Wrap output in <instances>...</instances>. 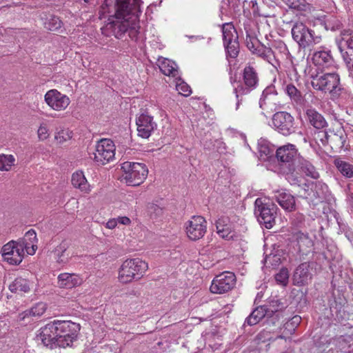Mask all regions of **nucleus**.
<instances>
[{"mask_svg":"<svg viewBox=\"0 0 353 353\" xmlns=\"http://www.w3.org/2000/svg\"><path fill=\"white\" fill-rule=\"evenodd\" d=\"M58 285L61 288L72 289L82 284L83 278L74 273L64 272L60 274L58 277Z\"/></svg>","mask_w":353,"mask_h":353,"instance_id":"7c9ffc66","label":"nucleus"},{"mask_svg":"<svg viewBox=\"0 0 353 353\" xmlns=\"http://www.w3.org/2000/svg\"><path fill=\"white\" fill-rule=\"evenodd\" d=\"M58 343L59 347L72 346L77 339L80 325L70 321L57 320Z\"/></svg>","mask_w":353,"mask_h":353,"instance_id":"6e6552de","label":"nucleus"},{"mask_svg":"<svg viewBox=\"0 0 353 353\" xmlns=\"http://www.w3.org/2000/svg\"><path fill=\"white\" fill-rule=\"evenodd\" d=\"M70 246V241L68 240H63L61 243L57 246L54 250V254L57 258V261L59 263H67L69 258L70 257L68 248Z\"/></svg>","mask_w":353,"mask_h":353,"instance_id":"4c0bfd02","label":"nucleus"},{"mask_svg":"<svg viewBox=\"0 0 353 353\" xmlns=\"http://www.w3.org/2000/svg\"><path fill=\"white\" fill-rule=\"evenodd\" d=\"M217 234L220 237L226 240H230L235 236L232 224L229 217L221 216L216 222Z\"/></svg>","mask_w":353,"mask_h":353,"instance_id":"c756f323","label":"nucleus"},{"mask_svg":"<svg viewBox=\"0 0 353 353\" xmlns=\"http://www.w3.org/2000/svg\"><path fill=\"white\" fill-rule=\"evenodd\" d=\"M258 56L267 61L276 70L279 79L284 74L279 70L280 68L279 56L283 59L292 61V56L286 44L281 40L274 41L272 48L262 45L261 49L258 50Z\"/></svg>","mask_w":353,"mask_h":353,"instance_id":"7ed1b4c3","label":"nucleus"},{"mask_svg":"<svg viewBox=\"0 0 353 353\" xmlns=\"http://www.w3.org/2000/svg\"><path fill=\"white\" fill-rule=\"evenodd\" d=\"M15 162V158L12 154H0V170L9 171Z\"/></svg>","mask_w":353,"mask_h":353,"instance_id":"c03bdc74","label":"nucleus"},{"mask_svg":"<svg viewBox=\"0 0 353 353\" xmlns=\"http://www.w3.org/2000/svg\"><path fill=\"white\" fill-rule=\"evenodd\" d=\"M46 104L55 111L65 110L70 103L69 97L56 89L48 90L44 95Z\"/></svg>","mask_w":353,"mask_h":353,"instance_id":"6ab92c4d","label":"nucleus"},{"mask_svg":"<svg viewBox=\"0 0 353 353\" xmlns=\"http://www.w3.org/2000/svg\"><path fill=\"white\" fill-rule=\"evenodd\" d=\"M284 78L281 84L282 89L284 93L289 97L292 104L302 106L305 103V94L301 90V85L299 83L298 78L296 77L294 81H292L289 77Z\"/></svg>","mask_w":353,"mask_h":353,"instance_id":"ddd939ff","label":"nucleus"},{"mask_svg":"<svg viewBox=\"0 0 353 353\" xmlns=\"http://www.w3.org/2000/svg\"><path fill=\"white\" fill-rule=\"evenodd\" d=\"M249 24H244V30L246 34L245 43L250 51L258 55V50L261 49L262 45L259 44L255 32L252 30Z\"/></svg>","mask_w":353,"mask_h":353,"instance_id":"f704fd0d","label":"nucleus"},{"mask_svg":"<svg viewBox=\"0 0 353 353\" xmlns=\"http://www.w3.org/2000/svg\"><path fill=\"white\" fill-rule=\"evenodd\" d=\"M72 184L74 188H79L83 192L88 193L90 191V185L82 171H77L73 173Z\"/></svg>","mask_w":353,"mask_h":353,"instance_id":"ea45409f","label":"nucleus"},{"mask_svg":"<svg viewBox=\"0 0 353 353\" xmlns=\"http://www.w3.org/2000/svg\"><path fill=\"white\" fill-rule=\"evenodd\" d=\"M249 6L252 8V12L254 15L266 17V15L264 13H263L261 11V10L259 9V7L258 6L256 1H255V0L250 1Z\"/></svg>","mask_w":353,"mask_h":353,"instance_id":"4d7b16f0","label":"nucleus"},{"mask_svg":"<svg viewBox=\"0 0 353 353\" xmlns=\"http://www.w3.org/2000/svg\"><path fill=\"white\" fill-rule=\"evenodd\" d=\"M228 2H229V1H228V0L223 1H222V5H221V13H222V14H230V12H229V11H228V10H227L226 7H225V6H228Z\"/></svg>","mask_w":353,"mask_h":353,"instance_id":"e2e57ef3","label":"nucleus"},{"mask_svg":"<svg viewBox=\"0 0 353 353\" xmlns=\"http://www.w3.org/2000/svg\"><path fill=\"white\" fill-rule=\"evenodd\" d=\"M312 63L322 68L334 66L335 61L331 50L326 46H320L312 54Z\"/></svg>","mask_w":353,"mask_h":353,"instance_id":"5701e85b","label":"nucleus"},{"mask_svg":"<svg viewBox=\"0 0 353 353\" xmlns=\"http://www.w3.org/2000/svg\"><path fill=\"white\" fill-rule=\"evenodd\" d=\"M54 138L59 143H63L72 138V131L62 129L56 133Z\"/></svg>","mask_w":353,"mask_h":353,"instance_id":"de8ad7c7","label":"nucleus"},{"mask_svg":"<svg viewBox=\"0 0 353 353\" xmlns=\"http://www.w3.org/2000/svg\"><path fill=\"white\" fill-rule=\"evenodd\" d=\"M329 134L325 130H321L315 134L316 142H320L323 145H326L328 143Z\"/></svg>","mask_w":353,"mask_h":353,"instance_id":"5fc2aeb1","label":"nucleus"},{"mask_svg":"<svg viewBox=\"0 0 353 353\" xmlns=\"http://www.w3.org/2000/svg\"><path fill=\"white\" fill-rule=\"evenodd\" d=\"M274 304L269 305H261L255 308L252 313L245 319L243 325H254L257 324L262 319L265 318L266 315L272 314L275 312Z\"/></svg>","mask_w":353,"mask_h":353,"instance_id":"cd10ccee","label":"nucleus"},{"mask_svg":"<svg viewBox=\"0 0 353 353\" xmlns=\"http://www.w3.org/2000/svg\"><path fill=\"white\" fill-rule=\"evenodd\" d=\"M57 320L50 322L39 330L37 335V340L41 341L42 343L50 348L54 349L59 347Z\"/></svg>","mask_w":353,"mask_h":353,"instance_id":"dca6fc26","label":"nucleus"},{"mask_svg":"<svg viewBox=\"0 0 353 353\" xmlns=\"http://www.w3.org/2000/svg\"><path fill=\"white\" fill-rule=\"evenodd\" d=\"M63 23L61 19L56 16H50L47 18L44 22L45 28L50 31H57L62 27Z\"/></svg>","mask_w":353,"mask_h":353,"instance_id":"a18cd8bd","label":"nucleus"},{"mask_svg":"<svg viewBox=\"0 0 353 353\" xmlns=\"http://www.w3.org/2000/svg\"><path fill=\"white\" fill-rule=\"evenodd\" d=\"M301 320V316L298 315L293 316L285 324V329L289 330L290 334L293 333L295 330V328L299 325Z\"/></svg>","mask_w":353,"mask_h":353,"instance_id":"3c124183","label":"nucleus"},{"mask_svg":"<svg viewBox=\"0 0 353 353\" xmlns=\"http://www.w3.org/2000/svg\"><path fill=\"white\" fill-rule=\"evenodd\" d=\"M255 214L258 220L267 229H270L275 223L276 207L273 203H264L262 199L258 198L254 202Z\"/></svg>","mask_w":353,"mask_h":353,"instance_id":"9d476101","label":"nucleus"},{"mask_svg":"<svg viewBox=\"0 0 353 353\" xmlns=\"http://www.w3.org/2000/svg\"><path fill=\"white\" fill-rule=\"evenodd\" d=\"M115 150V145L111 139H101L96 143L94 160L101 165L110 163L114 159Z\"/></svg>","mask_w":353,"mask_h":353,"instance_id":"9b49d317","label":"nucleus"},{"mask_svg":"<svg viewBox=\"0 0 353 353\" xmlns=\"http://www.w3.org/2000/svg\"><path fill=\"white\" fill-rule=\"evenodd\" d=\"M352 341V338L351 336H342L339 339V342L341 343L344 342L347 344V346L350 347V343Z\"/></svg>","mask_w":353,"mask_h":353,"instance_id":"052dcab7","label":"nucleus"},{"mask_svg":"<svg viewBox=\"0 0 353 353\" xmlns=\"http://www.w3.org/2000/svg\"><path fill=\"white\" fill-rule=\"evenodd\" d=\"M138 135L143 139H148L156 129L157 125L153 117L148 114H141L136 119Z\"/></svg>","mask_w":353,"mask_h":353,"instance_id":"393cba45","label":"nucleus"},{"mask_svg":"<svg viewBox=\"0 0 353 353\" xmlns=\"http://www.w3.org/2000/svg\"><path fill=\"white\" fill-rule=\"evenodd\" d=\"M337 170L345 178L353 177V164L345 161L343 158L337 157L333 162Z\"/></svg>","mask_w":353,"mask_h":353,"instance_id":"c9c22d12","label":"nucleus"},{"mask_svg":"<svg viewBox=\"0 0 353 353\" xmlns=\"http://www.w3.org/2000/svg\"><path fill=\"white\" fill-rule=\"evenodd\" d=\"M175 87L179 93L183 96L188 97L192 93L190 87L180 78L179 75L175 77Z\"/></svg>","mask_w":353,"mask_h":353,"instance_id":"49530a36","label":"nucleus"},{"mask_svg":"<svg viewBox=\"0 0 353 353\" xmlns=\"http://www.w3.org/2000/svg\"><path fill=\"white\" fill-rule=\"evenodd\" d=\"M283 2L286 4L289 8L295 10H299L301 8V0H282Z\"/></svg>","mask_w":353,"mask_h":353,"instance_id":"6e6d98bb","label":"nucleus"},{"mask_svg":"<svg viewBox=\"0 0 353 353\" xmlns=\"http://www.w3.org/2000/svg\"><path fill=\"white\" fill-rule=\"evenodd\" d=\"M185 232L188 237L192 241L201 239L207 230L205 219L201 216H193L185 224Z\"/></svg>","mask_w":353,"mask_h":353,"instance_id":"f3484780","label":"nucleus"},{"mask_svg":"<svg viewBox=\"0 0 353 353\" xmlns=\"http://www.w3.org/2000/svg\"><path fill=\"white\" fill-rule=\"evenodd\" d=\"M141 0H134V6H132L130 19V26L128 27V31L129 37L134 41H137L139 39V17L141 14V6H142Z\"/></svg>","mask_w":353,"mask_h":353,"instance_id":"4be33fe9","label":"nucleus"},{"mask_svg":"<svg viewBox=\"0 0 353 353\" xmlns=\"http://www.w3.org/2000/svg\"><path fill=\"white\" fill-rule=\"evenodd\" d=\"M339 48L347 65L353 69V31L349 30L343 32Z\"/></svg>","mask_w":353,"mask_h":353,"instance_id":"412c9836","label":"nucleus"},{"mask_svg":"<svg viewBox=\"0 0 353 353\" xmlns=\"http://www.w3.org/2000/svg\"><path fill=\"white\" fill-rule=\"evenodd\" d=\"M307 122L317 130H323L327 126L324 117L314 108H309L305 112Z\"/></svg>","mask_w":353,"mask_h":353,"instance_id":"2f4dec72","label":"nucleus"},{"mask_svg":"<svg viewBox=\"0 0 353 353\" xmlns=\"http://www.w3.org/2000/svg\"><path fill=\"white\" fill-rule=\"evenodd\" d=\"M269 333L268 331L264 330H263L262 332H261L259 334H258V338L260 340H262L263 341H270L271 339L270 337H268L266 335H268Z\"/></svg>","mask_w":353,"mask_h":353,"instance_id":"bf43d9fd","label":"nucleus"},{"mask_svg":"<svg viewBox=\"0 0 353 353\" xmlns=\"http://www.w3.org/2000/svg\"><path fill=\"white\" fill-rule=\"evenodd\" d=\"M323 25L325 28L328 30L335 31L341 28L342 23L341 19L334 15H327L323 19Z\"/></svg>","mask_w":353,"mask_h":353,"instance_id":"79ce46f5","label":"nucleus"},{"mask_svg":"<svg viewBox=\"0 0 353 353\" xmlns=\"http://www.w3.org/2000/svg\"><path fill=\"white\" fill-rule=\"evenodd\" d=\"M158 65L161 72L166 76H171L174 78L179 74L178 67L176 63L166 58H159L158 59Z\"/></svg>","mask_w":353,"mask_h":353,"instance_id":"72a5a7b5","label":"nucleus"},{"mask_svg":"<svg viewBox=\"0 0 353 353\" xmlns=\"http://www.w3.org/2000/svg\"><path fill=\"white\" fill-rule=\"evenodd\" d=\"M276 157L279 161L281 172L288 176L294 174V165L296 160L300 157L298 156L296 146L291 143H288L279 147L276 150Z\"/></svg>","mask_w":353,"mask_h":353,"instance_id":"423d86ee","label":"nucleus"},{"mask_svg":"<svg viewBox=\"0 0 353 353\" xmlns=\"http://www.w3.org/2000/svg\"><path fill=\"white\" fill-rule=\"evenodd\" d=\"M222 33L224 47L227 54L235 58L239 54V41L237 32L231 23H225L222 26Z\"/></svg>","mask_w":353,"mask_h":353,"instance_id":"4468645a","label":"nucleus"},{"mask_svg":"<svg viewBox=\"0 0 353 353\" xmlns=\"http://www.w3.org/2000/svg\"><path fill=\"white\" fill-rule=\"evenodd\" d=\"M289 272L288 269L282 268L280 271L276 274L275 280L277 283L282 285H286L288 282Z\"/></svg>","mask_w":353,"mask_h":353,"instance_id":"09e8293b","label":"nucleus"},{"mask_svg":"<svg viewBox=\"0 0 353 353\" xmlns=\"http://www.w3.org/2000/svg\"><path fill=\"white\" fill-rule=\"evenodd\" d=\"M148 269V263L141 259H127L119 269L118 279L121 283H129L139 280Z\"/></svg>","mask_w":353,"mask_h":353,"instance_id":"f03ea898","label":"nucleus"},{"mask_svg":"<svg viewBox=\"0 0 353 353\" xmlns=\"http://www.w3.org/2000/svg\"><path fill=\"white\" fill-rule=\"evenodd\" d=\"M30 310H27L19 314V319L21 321L25 320L26 318L32 316V312H29Z\"/></svg>","mask_w":353,"mask_h":353,"instance_id":"69168bd1","label":"nucleus"},{"mask_svg":"<svg viewBox=\"0 0 353 353\" xmlns=\"http://www.w3.org/2000/svg\"><path fill=\"white\" fill-rule=\"evenodd\" d=\"M122 179L128 185H139L146 178L148 170L143 163L125 161L121 164Z\"/></svg>","mask_w":353,"mask_h":353,"instance_id":"0eeeda50","label":"nucleus"},{"mask_svg":"<svg viewBox=\"0 0 353 353\" xmlns=\"http://www.w3.org/2000/svg\"><path fill=\"white\" fill-rule=\"evenodd\" d=\"M291 242L294 249L302 256L310 254L314 246L313 240L307 233L296 231L292 234Z\"/></svg>","mask_w":353,"mask_h":353,"instance_id":"a211bd4d","label":"nucleus"},{"mask_svg":"<svg viewBox=\"0 0 353 353\" xmlns=\"http://www.w3.org/2000/svg\"><path fill=\"white\" fill-rule=\"evenodd\" d=\"M291 33L293 40L297 43L299 48L303 50H311L322 41L321 35L316 34L313 30L299 21L294 23Z\"/></svg>","mask_w":353,"mask_h":353,"instance_id":"39448f33","label":"nucleus"},{"mask_svg":"<svg viewBox=\"0 0 353 353\" xmlns=\"http://www.w3.org/2000/svg\"><path fill=\"white\" fill-rule=\"evenodd\" d=\"M3 1H4V0H0V8H1V7H3V6H4V5H3Z\"/></svg>","mask_w":353,"mask_h":353,"instance_id":"774afa93","label":"nucleus"},{"mask_svg":"<svg viewBox=\"0 0 353 353\" xmlns=\"http://www.w3.org/2000/svg\"><path fill=\"white\" fill-rule=\"evenodd\" d=\"M117 219L116 218H114V219H110L107 223H106V227L109 229H114L116 228V226L117 225Z\"/></svg>","mask_w":353,"mask_h":353,"instance_id":"680f3d73","label":"nucleus"},{"mask_svg":"<svg viewBox=\"0 0 353 353\" xmlns=\"http://www.w3.org/2000/svg\"><path fill=\"white\" fill-rule=\"evenodd\" d=\"M313 263H303L295 270L293 275L294 283L296 285H304L307 284L312 279Z\"/></svg>","mask_w":353,"mask_h":353,"instance_id":"a878e982","label":"nucleus"},{"mask_svg":"<svg viewBox=\"0 0 353 353\" xmlns=\"http://www.w3.org/2000/svg\"><path fill=\"white\" fill-rule=\"evenodd\" d=\"M312 192H314V196L318 200L317 202H322L327 195L328 186L325 183L318 182L314 185Z\"/></svg>","mask_w":353,"mask_h":353,"instance_id":"37998d69","label":"nucleus"},{"mask_svg":"<svg viewBox=\"0 0 353 353\" xmlns=\"http://www.w3.org/2000/svg\"><path fill=\"white\" fill-rule=\"evenodd\" d=\"M30 281L22 277L16 278L10 285L9 290L12 292L21 293L30 291Z\"/></svg>","mask_w":353,"mask_h":353,"instance_id":"a19ab883","label":"nucleus"},{"mask_svg":"<svg viewBox=\"0 0 353 353\" xmlns=\"http://www.w3.org/2000/svg\"><path fill=\"white\" fill-rule=\"evenodd\" d=\"M311 84L314 90L330 93L332 98H337L342 90L340 77L336 72L311 75Z\"/></svg>","mask_w":353,"mask_h":353,"instance_id":"20e7f679","label":"nucleus"},{"mask_svg":"<svg viewBox=\"0 0 353 353\" xmlns=\"http://www.w3.org/2000/svg\"><path fill=\"white\" fill-rule=\"evenodd\" d=\"M270 304H274L275 312H273L272 314H270L269 315H266L265 323L268 325H279V320L282 316L281 310L284 308L283 305L278 300H272Z\"/></svg>","mask_w":353,"mask_h":353,"instance_id":"58836bf2","label":"nucleus"},{"mask_svg":"<svg viewBox=\"0 0 353 353\" xmlns=\"http://www.w3.org/2000/svg\"><path fill=\"white\" fill-rule=\"evenodd\" d=\"M275 150V145L266 139L261 138L258 141V151L261 161H268L272 158Z\"/></svg>","mask_w":353,"mask_h":353,"instance_id":"473e14b6","label":"nucleus"},{"mask_svg":"<svg viewBox=\"0 0 353 353\" xmlns=\"http://www.w3.org/2000/svg\"><path fill=\"white\" fill-rule=\"evenodd\" d=\"M148 211L152 218H158L163 214V210L155 203L150 204Z\"/></svg>","mask_w":353,"mask_h":353,"instance_id":"603ef678","label":"nucleus"},{"mask_svg":"<svg viewBox=\"0 0 353 353\" xmlns=\"http://www.w3.org/2000/svg\"><path fill=\"white\" fill-rule=\"evenodd\" d=\"M46 310V305L43 302L36 303L30 309L29 312H32V316H41Z\"/></svg>","mask_w":353,"mask_h":353,"instance_id":"8fccbe9b","label":"nucleus"},{"mask_svg":"<svg viewBox=\"0 0 353 353\" xmlns=\"http://www.w3.org/2000/svg\"><path fill=\"white\" fill-rule=\"evenodd\" d=\"M116 219L118 224L128 225L131 223V221L128 216H118Z\"/></svg>","mask_w":353,"mask_h":353,"instance_id":"13d9d810","label":"nucleus"},{"mask_svg":"<svg viewBox=\"0 0 353 353\" xmlns=\"http://www.w3.org/2000/svg\"><path fill=\"white\" fill-rule=\"evenodd\" d=\"M305 175L314 179H317L319 177V174L313 164L307 159L303 157H299L296 160V163L294 165V174L291 177H295L293 181L296 183L298 176Z\"/></svg>","mask_w":353,"mask_h":353,"instance_id":"b1692460","label":"nucleus"},{"mask_svg":"<svg viewBox=\"0 0 353 353\" xmlns=\"http://www.w3.org/2000/svg\"><path fill=\"white\" fill-rule=\"evenodd\" d=\"M277 92L274 85L267 86L262 92L259 99V107L263 110H272L276 105Z\"/></svg>","mask_w":353,"mask_h":353,"instance_id":"c85d7f7f","label":"nucleus"},{"mask_svg":"<svg viewBox=\"0 0 353 353\" xmlns=\"http://www.w3.org/2000/svg\"><path fill=\"white\" fill-rule=\"evenodd\" d=\"M3 260L10 265H19L23 260L24 255L22 248L18 245L17 241H10L1 248Z\"/></svg>","mask_w":353,"mask_h":353,"instance_id":"aec40b11","label":"nucleus"},{"mask_svg":"<svg viewBox=\"0 0 353 353\" xmlns=\"http://www.w3.org/2000/svg\"><path fill=\"white\" fill-rule=\"evenodd\" d=\"M236 276L231 272H224L212 280L210 290L214 294H223L233 288Z\"/></svg>","mask_w":353,"mask_h":353,"instance_id":"2eb2a0df","label":"nucleus"},{"mask_svg":"<svg viewBox=\"0 0 353 353\" xmlns=\"http://www.w3.org/2000/svg\"><path fill=\"white\" fill-rule=\"evenodd\" d=\"M134 0H115V13L109 17L108 22L101 28L106 37L114 36L121 39L128 31L132 6Z\"/></svg>","mask_w":353,"mask_h":353,"instance_id":"f257e3e1","label":"nucleus"},{"mask_svg":"<svg viewBox=\"0 0 353 353\" xmlns=\"http://www.w3.org/2000/svg\"><path fill=\"white\" fill-rule=\"evenodd\" d=\"M345 236L353 246V232L348 230L345 232Z\"/></svg>","mask_w":353,"mask_h":353,"instance_id":"338daca9","label":"nucleus"},{"mask_svg":"<svg viewBox=\"0 0 353 353\" xmlns=\"http://www.w3.org/2000/svg\"><path fill=\"white\" fill-rule=\"evenodd\" d=\"M272 121L274 130L283 136H289L296 131L294 118L288 112L274 113Z\"/></svg>","mask_w":353,"mask_h":353,"instance_id":"f8f14e48","label":"nucleus"},{"mask_svg":"<svg viewBox=\"0 0 353 353\" xmlns=\"http://www.w3.org/2000/svg\"><path fill=\"white\" fill-rule=\"evenodd\" d=\"M107 7H108V4L106 2L103 3L102 6H101V10H99V14H100L101 19H103L105 17L104 14L106 12Z\"/></svg>","mask_w":353,"mask_h":353,"instance_id":"0e129e2a","label":"nucleus"},{"mask_svg":"<svg viewBox=\"0 0 353 353\" xmlns=\"http://www.w3.org/2000/svg\"><path fill=\"white\" fill-rule=\"evenodd\" d=\"M19 248H22V253L24 255L25 251L29 255L35 254L37 249V238L35 231L32 229L28 230L21 239L17 241Z\"/></svg>","mask_w":353,"mask_h":353,"instance_id":"bb28decb","label":"nucleus"},{"mask_svg":"<svg viewBox=\"0 0 353 353\" xmlns=\"http://www.w3.org/2000/svg\"><path fill=\"white\" fill-rule=\"evenodd\" d=\"M38 138L40 141L47 139L50 135L49 130L46 123H41L37 131Z\"/></svg>","mask_w":353,"mask_h":353,"instance_id":"864d4df0","label":"nucleus"},{"mask_svg":"<svg viewBox=\"0 0 353 353\" xmlns=\"http://www.w3.org/2000/svg\"><path fill=\"white\" fill-rule=\"evenodd\" d=\"M275 197L276 201L285 210L291 212L295 209L294 197L290 193L285 192H279Z\"/></svg>","mask_w":353,"mask_h":353,"instance_id":"e433bc0d","label":"nucleus"},{"mask_svg":"<svg viewBox=\"0 0 353 353\" xmlns=\"http://www.w3.org/2000/svg\"><path fill=\"white\" fill-rule=\"evenodd\" d=\"M243 81L245 87L241 84H238L234 89L236 94L237 102L236 104V110L239 109L241 99L240 97L248 94L252 90L254 89L258 84L259 78L256 70L250 66H246L243 70Z\"/></svg>","mask_w":353,"mask_h":353,"instance_id":"1a4fd4ad","label":"nucleus"}]
</instances>
